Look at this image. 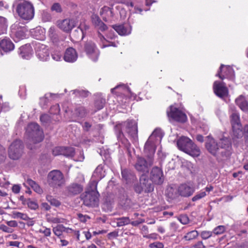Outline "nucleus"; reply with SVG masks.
<instances>
[{
    "instance_id": "obj_33",
    "label": "nucleus",
    "mask_w": 248,
    "mask_h": 248,
    "mask_svg": "<svg viewBox=\"0 0 248 248\" xmlns=\"http://www.w3.org/2000/svg\"><path fill=\"white\" fill-rule=\"evenodd\" d=\"M163 137L162 131L160 129L156 128L152 133L149 137L150 140H153L157 143H159Z\"/></svg>"
},
{
    "instance_id": "obj_12",
    "label": "nucleus",
    "mask_w": 248,
    "mask_h": 248,
    "mask_svg": "<svg viewBox=\"0 0 248 248\" xmlns=\"http://www.w3.org/2000/svg\"><path fill=\"white\" fill-rule=\"evenodd\" d=\"M35 49L37 58L41 61H46L49 59L48 47L40 43H35Z\"/></svg>"
},
{
    "instance_id": "obj_9",
    "label": "nucleus",
    "mask_w": 248,
    "mask_h": 248,
    "mask_svg": "<svg viewBox=\"0 0 248 248\" xmlns=\"http://www.w3.org/2000/svg\"><path fill=\"white\" fill-rule=\"evenodd\" d=\"M154 160L152 157H148L146 160L144 158L138 157L135 164V168L137 171L145 174L149 172V168L153 164Z\"/></svg>"
},
{
    "instance_id": "obj_20",
    "label": "nucleus",
    "mask_w": 248,
    "mask_h": 248,
    "mask_svg": "<svg viewBox=\"0 0 248 248\" xmlns=\"http://www.w3.org/2000/svg\"><path fill=\"white\" fill-rule=\"evenodd\" d=\"M105 174L104 166L101 164L98 165L93 174V180L91 182L90 185H93V183L94 181H96L97 184L99 181L105 177Z\"/></svg>"
},
{
    "instance_id": "obj_24",
    "label": "nucleus",
    "mask_w": 248,
    "mask_h": 248,
    "mask_svg": "<svg viewBox=\"0 0 248 248\" xmlns=\"http://www.w3.org/2000/svg\"><path fill=\"white\" fill-rule=\"evenodd\" d=\"M19 54L23 59L28 60L32 55V50L30 45L26 44L19 48Z\"/></svg>"
},
{
    "instance_id": "obj_36",
    "label": "nucleus",
    "mask_w": 248,
    "mask_h": 248,
    "mask_svg": "<svg viewBox=\"0 0 248 248\" xmlns=\"http://www.w3.org/2000/svg\"><path fill=\"white\" fill-rule=\"evenodd\" d=\"M105 103V99L103 98L101 94H98V97L96 99L94 106L97 110L101 109Z\"/></svg>"
},
{
    "instance_id": "obj_13",
    "label": "nucleus",
    "mask_w": 248,
    "mask_h": 248,
    "mask_svg": "<svg viewBox=\"0 0 248 248\" xmlns=\"http://www.w3.org/2000/svg\"><path fill=\"white\" fill-rule=\"evenodd\" d=\"M84 48L87 54L92 61L96 62L98 60L99 51L93 42L92 41L86 42Z\"/></svg>"
},
{
    "instance_id": "obj_29",
    "label": "nucleus",
    "mask_w": 248,
    "mask_h": 248,
    "mask_svg": "<svg viewBox=\"0 0 248 248\" xmlns=\"http://www.w3.org/2000/svg\"><path fill=\"white\" fill-rule=\"evenodd\" d=\"M231 121L233 129H239L241 127L239 115L236 112H233L231 115Z\"/></svg>"
},
{
    "instance_id": "obj_31",
    "label": "nucleus",
    "mask_w": 248,
    "mask_h": 248,
    "mask_svg": "<svg viewBox=\"0 0 248 248\" xmlns=\"http://www.w3.org/2000/svg\"><path fill=\"white\" fill-rule=\"evenodd\" d=\"M87 114V111L85 108L82 106L77 107L73 113V117L77 118H82L84 117Z\"/></svg>"
},
{
    "instance_id": "obj_17",
    "label": "nucleus",
    "mask_w": 248,
    "mask_h": 248,
    "mask_svg": "<svg viewBox=\"0 0 248 248\" xmlns=\"http://www.w3.org/2000/svg\"><path fill=\"white\" fill-rule=\"evenodd\" d=\"M150 179L155 184H162L164 179L162 170L157 167H153L150 172Z\"/></svg>"
},
{
    "instance_id": "obj_59",
    "label": "nucleus",
    "mask_w": 248,
    "mask_h": 248,
    "mask_svg": "<svg viewBox=\"0 0 248 248\" xmlns=\"http://www.w3.org/2000/svg\"><path fill=\"white\" fill-rule=\"evenodd\" d=\"M179 228V226L175 222H171L170 225V230L172 233L176 232Z\"/></svg>"
},
{
    "instance_id": "obj_21",
    "label": "nucleus",
    "mask_w": 248,
    "mask_h": 248,
    "mask_svg": "<svg viewBox=\"0 0 248 248\" xmlns=\"http://www.w3.org/2000/svg\"><path fill=\"white\" fill-rule=\"evenodd\" d=\"M140 184L144 188V192L146 193L151 192L153 191L154 185L151 182V180H149L147 176L145 174H142L140 176Z\"/></svg>"
},
{
    "instance_id": "obj_50",
    "label": "nucleus",
    "mask_w": 248,
    "mask_h": 248,
    "mask_svg": "<svg viewBox=\"0 0 248 248\" xmlns=\"http://www.w3.org/2000/svg\"><path fill=\"white\" fill-rule=\"evenodd\" d=\"M55 32V29L54 27H50L48 31L49 37L53 40H56L57 38V35Z\"/></svg>"
},
{
    "instance_id": "obj_11",
    "label": "nucleus",
    "mask_w": 248,
    "mask_h": 248,
    "mask_svg": "<svg viewBox=\"0 0 248 248\" xmlns=\"http://www.w3.org/2000/svg\"><path fill=\"white\" fill-rule=\"evenodd\" d=\"M11 36L16 42H18L25 37L27 30L25 27L19 26V23L14 24L11 27Z\"/></svg>"
},
{
    "instance_id": "obj_25",
    "label": "nucleus",
    "mask_w": 248,
    "mask_h": 248,
    "mask_svg": "<svg viewBox=\"0 0 248 248\" xmlns=\"http://www.w3.org/2000/svg\"><path fill=\"white\" fill-rule=\"evenodd\" d=\"M0 47L4 52H8L13 50L15 46L9 39L5 38L0 42Z\"/></svg>"
},
{
    "instance_id": "obj_48",
    "label": "nucleus",
    "mask_w": 248,
    "mask_h": 248,
    "mask_svg": "<svg viewBox=\"0 0 248 248\" xmlns=\"http://www.w3.org/2000/svg\"><path fill=\"white\" fill-rule=\"evenodd\" d=\"M206 195V192L203 190H201L197 193L192 199L193 202H196L202 198L204 197Z\"/></svg>"
},
{
    "instance_id": "obj_14",
    "label": "nucleus",
    "mask_w": 248,
    "mask_h": 248,
    "mask_svg": "<svg viewBox=\"0 0 248 248\" xmlns=\"http://www.w3.org/2000/svg\"><path fill=\"white\" fill-rule=\"evenodd\" d=\"M77 24V20L74 18H66L58 21L57 26L65 32H69Z\"/></svg>"
},
{
    "instance_id": "obj_22",
    "label": "nucleus",
    "mask_w": 248,
    "mask_h": 248,
    "mask_svg": "<svg viewBox=\"0 0 248 248\" xmlns=\"http://www.w3.org/2000/svg\"><path fill=\"white\" fill-rule=\"evenodd\" d=\"M78 58V54L73 47H69L66 50L63 59L65 61L69 62H75Z\"/></svg>"
},
{
    "instance_id": "obj_18",
    "label": "nucleus",
    "mask_w": 248,
    "mask_h": 248,
    "mask_svg": "<svg viewBox=\"0 0 248 248\" xmlns=\"http://www.w3.org/2000/svg\"><path fill=\"white\" fill-rule=\"evenodd\" d=\"M157 143L153 140H150V138H148L145 144L144 150L148 157L153 158V157L156 150V144Z\"/></svg>"
},
{
    "instance_id": "obj_60",
    "label": "nucleus",
    "mask_w": 248,
    "mask_h": 248,
    "mask_svg": "<svg viewBox=\"0 0 248 248\" xmlns=\"http://www.w3.org/2000/svg\"><path fill=\"white\" fill-rule=\"evenodd\" d=\"M88 29L89 26L85 24H80L78 27V30L80 31L82 38L85 34V31Z\"/></svg>"
},
{
    "instance_id": "obj_55",
    "label": "nucleus",
    "mask_w": 248,
    "mask_h": 248,
    "mask_svg": "<svg viewBox=\"0 0 248 248\" xmlns=\"http://www.w3.org/2000/svg\"><path fill=\"white\" fill-rule=\"evenodd\" d=\"M213 232L203 231L201 232V236L203 239H207L212 236Z\"/></svg>"
},
{
    "instance_id": "obj_63",
    "label": "nucleus",
    "mask_w": 248,
    "mask_h": 248,
    "mask_svg": "<svg viewBox=\"0 0 248 248\" xmlns=\"http://www.w3.org/2000/svg\"><path fill=\"white\" fill-rule=\"evenodd\" d=\"M50 120V117L46 114H42L40 116V121L43 123H46Z\"/></svg>"
},
{
    "instance_id": "obj_1",
    "label": "nucleus",
    "mask_w": 248,
    "mask_h": 248,
    "mask_svg": "<svg viewBox=\"0 0 248 248\" xmlns=\"http://www.w3.org/2000/svg\"><path fill=\"white\" fill-rule=\"evenodd\" d=\"M205 147L207 151L219 161L228 158L232 154V143L228 138L222 136L217 142L213 137L208 136Z\"/></svg>"
},
{
    "instance_id": "obj_37",
    "label": "nucleus",
    "mask_w": 248,
    "mask_h": 248,
    "mask_svg": "<svg viewBox=\"0 0 248 248\" xmlns=\"http://www.w3.org/2000/svg\"><path fill=\"white\" fill-rule=\"evenodd\" d=\"M7 27V19L3 16H0V35L5 32Z\"/></svg>"
},
{
    "instance_id": "obj_5",
    "label": "nucleus",
    "mask_w": 248,
    "mask_h": 248,
    "mask_svg": "<svg viewBox=\"0 0 248 248\" xmlns=\"http://www.w3.org/2000/svg\"><path fill=\"white\" fill-rule=\"evenodd\" d=\"M178 149L193 157H198L201 154L200 148L188 138L182 137L177 142Z\"/></svg>"
},
{
    "instance_id": "obj_28",
    "label": "nucleus",
    "mask_w": 248,
    "mask_h": 248,
    "mask_svg": "<svg viewBox=\"0 0 248 248\" xmlns=\"http://www.w3.org/2000/svg\"><path fill=\"white\" fill-rule=\"evenodd\" d=\"M92 20L93 25L99 30L104 31L107 29L106 25L102 22L98 16H92Z\"/></svg>"
},
{
    "instance_id": "obj_6",
    "label": "nucleus",
    "mask_w": 248,
    "mask_h": 248,
    "mask_svg": "<svg viewBox=\"0 0 248 248\" xmlns=\"http://www.w3.org/2000/svg\"><path fill=\"white\" fill-rule=\"evenodd\" d=\"M99 196V194L97 190L96 181H94L93 185H90V189H88L81 195L84 204L92 207L98 205Z\"/></svg>"
},
{
    "instance_id": "obj_57",
    "label": "nucleus",
    "mask_w": 248,
    "mask_h": 248,
    "mask_svg": "<svg viewBox=\"0 0 248 248\" xmlns=\"http://www.w3.org/2000/svg\"><path fill=\"white\" fill-rule=\"evenodd\" d=\"M60 111V108L58 104H56L51 107L50 109V112L51 114H57Z\"/></svg>"
},
{
    "instance_id": "obj_46",
    "label": "nucleus",
    "mask_w": 248,
    "mask_h": 248,
    "mask_svg": "<svg viewBox=\"0 0 248 248\" xmlns=\"http://www.w3.org/2000/svg\"><path fill=\"white\" fill-rule=\"evenodd\" d=\"M226 227L223 225H219L214 229L213 233L216 235H219L222 234L226 231Z\"/></svg>"
},
{
    "instance_id": "obj_27",
    "label": "nucleus",
    "mask_w": 248,
    "mask_h": 248,
    "mask_svg": "<svg viewBox=\"0 0 248 248\" xmlns=\"http://www.w3.org/2000/svg\"><path fill=\"white\" fill-rule=\"evenodd\" d=\"M68 194L75 195L80 193L83 190L82 186L78 184L73 183L67 187Z\"/></svg>"
},
{
    "instance_id": "obj_23",
    "label": "nucleus",
    "mask_w": 248,
    "mask_h": 248,
    "mask_svg": "<svg viewBox=\"0 0 248 248\" xmlns=\"http://www.w3.org/2000/svg\"><path fill=\"white\" fill-rule=\"evenodd\" d=\"M113 28L120 35H127L129 34L131 31V27L127 24L113 25Z\"/></svg>"
},
{
    "instance_id": "obj_61",
    "label": "nucleus",
    "mask_w": 248,
    "mask_h": 248,
    "mask_svg": "<svg viewBox=\"0 0 248 248\" xmlns=\"http://www.w3.org/2000/svg\"><path fill=\"white\" fill-rule=\"evenodd\" d=\"M62 53L60 52H54L52 54V59L56 61H59L62 58Z\"/></svg>"
},
{
    "instance_id": "obj_44",
    "label": "nucleus",
    "mask_w": 248,
    "mask_h": 248,
    "mask_svg": "<svg viewBox=\"0 0 248 248\" xmlns=\"http://www.w3.org/2000/svg\"><path fill=\"white\" fill-rule=\"evenodd\" d=\"M64 150L62 152V155L67 157L73 156L75 154L74 149L72 147H64Z\"/></svg>"
},
{
    "instance_id": "obj_8",
    "label": "nucleus",
    "mask_w": 248,
    "mask_h": 248,
    "mask_svg": "<svg viewBox=\"0 0 248 248\" xmlns=\"http://www.w3.org/2000/svg\"><path fill=\"white\" fill-rule=\"evenodd\" d=\"M23 145L21 140H16L10 146L9 156L13 160L19 159L23 154Z\"/></svg>"
},
{
    "instance_id": "obj_51",
    "label": "nucleus",
    "mask_w": 248,
    "mask_h": 248,
    "mask_svg": "<svg viewBox=\"0 0 248 248\" xmlns=\"http://www.w3.org/2000/svg\"><path fill=\"white\" fill-rule=\"evenodd\" d=\"M64 150V147H56L52 150L54 155H62V152Z\"/></svg>"
},
{
    "instance_id": "obj_30",
    "label": "nucleus",
    "mask_w": 248,
    "mask_h": 248,
    "mask_svg": "<svg viewBox=\"0 0 248 248\" xmlns=\"http://www.w3.org/2000/svg\"><path fill=\"white\" fill-rule=\"evenodd\" d=\"M100 14L102 16L103 19L105 21H107L108 18L113 16L112 9L107 6H105L101 9Z\"/></svg>"
},
{
    "instance_id": "obj_62",
    "label": "nucleus",
    "mask_w": 248,
    "mask_h": 248,
    "mask_svg": "<svg viewBox=\"0 0 248 248\" xmlns=\"http://www.w3.org/2000/svg\"><path fill=\"white\" fill-rule=\"evenodd\" d=\"M0 230L7 233H11L13 232V230L12 229L3 224L0 225Z\"/></svg>"
},
{
    "instance_id": "obj_47",
    "label": "nucleus",
    "mask_w": 248,
    "mask_h": 248,
    "mask_svg": "<svg viewBox=\"0 0 248 248\" xmlns=\"http://www.w3.org/2000/svg\"><path fill=\"white\" fill-rule=\"evenodd\" d=\"M73 93L75 94L76 95L83 97H87L89 94V92L88 91L83 90H75L73 91Z\"/></svg>"
},
{
    "instance_id": "obj_38",
    "label": "nucleus",
    "mask_w": 248,
    "mask_h": 248,
    "mask_svg": "<svg viewBox=\"0 0 248 248\" xmlns=\"http://www.w3.org/2000/svg\"><path fill=\"white\" fill-rule=\"evenodd\" d=\"M27 183L36 192L40 194L42 192V189L40 186L31 179H28L27 180Z\"/></svg>"
},
{
    "instance_id": "obj_39",
    "label": "nucleus",
    "mask_w": 248,
    "mask_h": 248,
    "mask_svg": "<svg viewBox=\"0 0 248 248\" xmlns=\"http://www.w3.org/2000/svg\"><path fill=\"white\" fill-rule=\"evenodd\" d=\"M12 213L13 218H20L24 220H27L29 219V217L26 214L15 211H13Z\"/></svg>"
},
{
    "instance_id": "obj_16",
    "label": "nucleus",
    "mask_w": 248,
    "mask_h": 248,
    "mask_svg": "<svg viewBox=\"0 0 248 248\" xmlns=\"http://www.w3.org/2000/svg\"><path fill=\"white\" fill-rule=\"evenodd\" d=\"M216 76L218 77L221 79L227 78L232 80L234 78V72L230 66L221 64Z\"/></svg>"
},
{
    "instance_id": "obj_54",
    "label": "nucleus",
    "mask_w": 248,
    "mask_h": 248,
    "mask_svg": "<svg viewBox=\"0 0 248 248\" xmlns=\"http://www.w3.org/2000/svg\"><path fill=\"white\" fill-rule=\"evenodd\" d=\"M39 232L44 234V236L46 237L50 236L51 234L50 229L46 227H43V229H40Z\"/></svg>"
},
{
    "instance_id": "obj_56",
    "label": "nucleus",
    "mask_w": 248,
    "mask_h": 248,
    "mask_svg": "<svg viewBox=\"0 0 248 248\" xmlns=\"http://www.w3.org/2000/svg\"><path fill=\"white\" fill-rule=\"evenodd\" d=\"M48 95L51 96V93H50L49 94H46L44 97L40 98V104L42 108H44L46 105V104L48 102Z\"/></svg>"
},
{
    "instance_id": "obj_35",
    "label": "nucleus",
    "mask_w": 248,
    "mask_h": 248,
    "mask_svg": "<svg viewBox=\"0 0 248 248\" xmlns=\"http://www.w3.org/2000/svg\"><path fill=\"white\" fill-rule=\"evenodd\" d=\"M65 230V227L63 225H58L53 227L52 231L54 234L59 238H61L62 232Z\"/></svg>"
},
{
    "instance_id": "obj_10",
    "label": "nucleus",
    "mask_w": 248,
    "mask_h": 248,
    "mask_svg": "<svg viewBox=\"0 0 248 248\" xmlns=\"http://www.w3.org/2000/svg\"><path fill=\"white\" fill-rule=\"evenodd\" d=\"M167 115L170 119L176 122L185 123L187 120L186 114L173 106H170L169 110H167Z\"/></svg>"
},
{
    "instance_id": "obj_64",
    "label": "nucleus",
    "mask_w": 248,
    "mask_h": 248,
    "mask_svg": "<svg viewBox=\"0 0 248 248\" xmlns=\"http://www.w3.org/2000/svg\"><path fill=\"white\" fill-rule=\"evenodd\" d=\"M135 190L137 193L140 194L142 192H144V188H143V186H141L140 183V184L135 186Z\"/></svg>"
},
{
    "instance_id": "obj_2",
    "label": "nucleus",
    "mask_w": 248,
    "mask_h": 248,
    "mask_svg": "<svg viewBox=\"0 0 248 248\" xmlns=\"http://www.w3.org/2000/svg\"><path fill=\"white\" fill-rule=\"evenodd\" d=\"M13 7L18 16L22 19L30 20L34 16V8L33 4L26 0H16Z\"/></svg>"
},
{
    "instance_id": "obj_52",
    "label": "nucleus",
    "mask_w": 248,
    "mask_h": 248,
    "mask_svg": "<svg viewBox=\"0 0 248 248\" xmlns=\"http://www.w3.org/2000/svg\"><path fill=\"white\" fill-rule=\"evenodd\" d=\"M42 18L44 22H48L51 20V14L46 11H43L42 14Z\"/></svg>"
},
{
    "instance_id": "obj_4",
    "label": "nucleus",
    "mask_w": 248,
    "mask_h": 248,
    "mask_svg": "<svg viewBox=\"0 0 248 248\" xmlns=\"http://www.w3.org/2000/svg\"><path fill=\"white\" fill-rule=\"evenodd\" d=\"M26 136L28 141V147L32 150L34 147L31 145L42 141L44 139L43 131L40 126L36 123L29 124L26 128Z\"/></svg>"
},
{
    "instance_id": "obj_41",
    "label": "nucleus",
    "mask_w": 248,
    "mask_h": 248,
    "mask_svg": "<svg viewBox=\"0 0 248 248\" xmlns=\"http://www.w3.org/2000/svg\"><path fill=\"white\" fill-rule=\"evenodd\" d=\"M46 220L48 222L53 223H63L64 219L59 217H54L50 216H47Z\"/></svg>"
},
{
    "instance_id": "obj_45",
    "label": "nucleus",
    "mask_w": 248,
    "mask_h": 248,
    "mask_svg": "<svg viewBox=\"0 0 248 248\" xmlns=\"http://www.w3.org/2000/svg\"><path fill=\"white\" fill-rule=\"evenodd\" d=\"M35 37L37 40H44L45 38L43 29H36L35 31Z\"/></svg>"
},
{
    "instance_id": "obj_42",
    "label": "nucleus",
    "mask_w": 248,
    "mask_h": 248,
    "mask_svg": "<svg viewBox=\"0 0 248 248\" xmlns=\"http://www.w3.org/2000/svg\"><path fill=\"white\" fill-rule=\"evenodd\" d=\"M99 35L100 38V40L102 43V45H101V48H105L106 47H108L110 46H116L115 44L114 43L108 42L104 37V36L102 35L101 34H99Z\"/></svg>"
},
{
    "instance_id": "obj_34",
    "label": "nucleus",
    "mask_w": 248,
    "mask_h": 248,
    "mask_svg": "<svg viewBox=\"0 0 248 248\" xmlns=\"http://www.w3.org/2000/svg\"><path fill=\"white\" fill-rule=\"evenodd\" d=\"M199 235V232L196 230L190 231L186 233L183 237L182 240L188 242L196 239Z\"/></svg>"
},
{
    "instance_id": "obj_58",
    "label": "nucleus",
    "mask_w": 248,
    "mask_h": 248,
    "mask_svg": "<svg viewBox=\"0 0 248 248\" xmlns=\"http://www.w3.org/2000/svg\"><path fill=\"white\" fill-rule=\"evenodd\" d=\"M179 221L183 224H186L189 222V218L186 215H181L179 218Z\"/></svg>"
},
{
    "instance_id": "obj_32",
    "label": "nucleus",
    "mask_w": 248,
    "mask_h": 248,
    "mask_svg": "<svg viewBox=\"0 0 248 248\" xmlns=\"http://www.w3.org/2000/svg\"><path fill=\"white\" fill-rule=\"evenodd\" d=\"M166 195L170 199H176L179 196L178 192V188L169 186L166 190Z\"/></svg>"
},
{
    "instance_id": "obj_43",
    "label": "nucleus",
    "mask_w": 248,
    "mask_h": 248,
    "mask_svg": "<svg viewBox=\"0 0 248 248\" xmlns=\"http://www.w3.org/2000/svg\"><path fill=\"white\" fill-rule=\"evenodd\" d=\"M46 200L50 204L55 207H58L61 205V202L58 200L54 198L52 196L47 195L46 197Z\"/></svg>"
},
{
    "instance_id": "obj_26",
    "label": "nucleus",
    "mask_w": 248,
    "mask_h": 248,
    "mask_svg": "<svg viewBox=\"0 0 248 248\" xmlns=\"http://www.w3.org/2000/svg\"><path fill=\"white\" fill-rule=\"evenodd\" d=\"M235 103L239 108L245 112H248V102L245 96L242 95L239 96L235 99Z\"/></svg>"
},
{
    "instance_id": "obj_40",
    "label": "nucleus",
    "mask_w": 248,
    "mask_h": 248,
    "mask_svg": "<svg viewBox=\"0 0 248 248\" xmlns=\"http://www.w3.org/2000/svg\"><path fill=\"white\" fill-rule=\"evenodd\" d=\"M117 220V226L118 227H122L130 223V220L128 217L118 218Z\"/></svg>"
},
{
    "instance_id": "obj_3",
    "label": "nucleus",
    "mask_w": 248,
    "mask_h": 248,
    "mask_svg": "<svg viewBox=\"0 0 248 248\" xmlns=\"http://www.w3.org/2000/svg\"><path fill=\"white\" fill-rule=\"evenodd\" d=\"M115 131L118 139L124 135V132L127 133L134 140L138 139V124L135 120H127L117 124L115 126Z\"/></svg>"
},
{
    "instance_id": "obj_53",
    "label": "nucleus",
    "mask_w": 248,
    "mask_h": 248,
    "mask_svg": "<svg viewBox=\"0 0 248 248\" xmlns=\"http://www.w3.org/2000/svg\"><path fill=\"white\" fill-rule=\"evenodd\" d=\"M28 206L31 209L35 210L38 207V204L35 202L28 199L27 201Z\"/></svg>"
},
{
    "instance_id": "obj_15",
    "label": "nucleus",
    "mask_w": 248,
    "mask_h": 248,
    "mask_svg": "<svg viewBox=\"0 0 248 248\" xmlns=\"http://www.w3.org/2000/svg\"><path fill=\"white\" fill-rule=\"evenodd\" d=\"M213 89L215 93L221 98L226 97L228 95V90L224 82L215 81Z\"/></svg>"
},
{
    "instance_id": "obj_19",
    "label": "nucleus",
    "mask_w": 248,
    "mask_h": 248,
    "mask_svg": "<svg viewBox=\"0 0 248 248\" xmlns=\"http://www.w3.org/2000/svg\"><path fill=\"white\" fill-rule=\"evenodd\" d=\"M194 191L195 189L193 186L186 184H181L178 187L179 195L182 197H189L193 194Z\"/></svg>"
},
{
    "instance_id": "obj_49",
    "label": "nucleus",
    "mask_w": 248,
    "mask_h": 248,
    "mask_svg": "<svg viewBox=\"0 0 248 248\" xmlns=\"http://www.w3.org/2000/svg\"><path fill=\"white\" fill-rule=\"evenodd\" d=\"M51 11L56 13H60L62 12V8L59 3H54L51 7Z\"/></svg>"
},
{
    "instance_id": "obj_7",
    "label": "nucleus",
    "mask_w": 248,
    "mask_h": 248,
    "mask_svg": "<svg viewBox=\"0 0 248 248\" xmlns=\"http://www.w3.org/2000/svg\"><path fill=\"white\" fill-rule=\"evenodd\" d=\"M48 185L53 187L61 186L64 183V178L62 172L57 170L50 171L47 176Z\"/></svg>"
}]
</instances>
